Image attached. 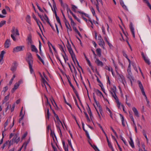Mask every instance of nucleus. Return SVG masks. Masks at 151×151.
<instances>
[{"label":"nucleus","mask_w":151,"mask_h":151,"mask_svg":"<svg viewBox=\"0 0 151 151\" xmlns=\"http://www.w3.org/2000/svg\"><path fill=\"white\" fill-rule=\"evenodd\" d=\"M26 60L28 64L30 73L31 74H32L34 72L32 68L33 60L32 55L31 53H28L27 54V56L26 58Z\"/></svg>","instance_id":"nucleus-1"},{"label":"nucleus","mask_w":151,"mask_h":151,"mask_svg":"<svg viewBox=\"0 0 151 151\" xmlns=\"http://www.w3.org/2000/svg\"><path fill=\"white\" fill-rule=\"evenodd\" d=\"M67 47L69 52L71 55L72 60L74 62V59L76 58L75 55L73 52L70 45L68 42Z\"/></svg>","instance_id":"nucleus-2"},{"label":"nucleus","mask_w":151,"mask_h":151,"mask_svg":"<svg viewBox=\"0 0 151 151\" xmlns=\"http://www.w3.org/2000/svg\"><path fill=\"white\" fill-rule=\"evenodd\" d=\"M98 40H99V45L104 49H105V43L101 35H99L98 36Z\"/></svg>","instance_id":"nucleus-3"},{"label":"nucleus","mask_w":151,"mask_h":151,"mask_svg":"<svg viewBox=\"0 0 151 151\" xmlns=\"http://www.w3.org/2000/svg\"><path fill=\"white\" fill-rule=\"evenodd\" d=\"M24 47V46H17L15 47L14 48L13 50V52H17L19 51H22L23 50V48Z\"/></svg>","instance_id":"nucleus-4"},{"label":"nucleus","mask_w":151,"mask_h":151,"mask_svg":"<svg viewBox=\"0 0 151 151\" xmlns=\"http://www.w3.org/2000/svg\"><path fill=\"white\" fill-rule=\"evenodd\" d=\"M11 120V117H10L7 119L6 122L4 123V129L3 131H2V132H3V133L7 130V129L6 128V127L7 126L8 124L10 122Z\"/></svg>","instance_id":"nucleus-5"},{"label":"nucleus","mask_w":151,"mask_h":151,"mask_svg":"<svg viewBox=\"0 0 151 151\" xmlns=\"http://www.w3.org/2000/svg\"><path fill=\"white\" fill-rule=\"evenodd\" d=\"M129 27L132 32V35L134 37H135V33H134V27H133V24L132 22L130 23Z\"/></svg>","instance_id":"nucleus-6"},{"label":"nucleus","mask_w":151,"mask_h":151,"mask_svg":"<svg viewBox=\"0 0 151 151\" xmlns=\"http://www.w3.org/2000/svg\"><path fill=\"white\" fill-rule=\"evenodd\" d=\"M20 141V138L19 137H17V136H15L13 137L12 139L11 140V141H13L14 143H16L17 144Z\"/></svg>","instance_id":"nucleus-7"},{"label":"nucleus","mask_w":151,"mask_h":151,"mask_svg":"<svg viewBox=\"0 0 151 151\" xmlns=\"http://www.w3.org/2000/svg\"><path fill=\"white\" fill-rule=\"evenodd\" d=\"M141 55L145 62L148 65H150V63L149 59L145 56L144 53L143 52H142Z\"/></svg>","instance_id":"nucleus-8"},{"label":"nucleus","mask_w":151,"mask_h":151,"mask_svg":"<svg viewBox=\"0 0 151 151\" xmlns=\"http://www.w3.org/2000/svg\"><path fill=\"white\" fill-rule=\"evenodd\" d=\"M11 45L10 40L9 39H7L5 41L4 43V47L6 48H8Z\"/></svg>","instance_id":"nucleus-9"},{"label":"nucleus","mask_w":151,"mask_h":151,"mask_svg":"<svg viewBox=\"0 0 151 151\" xmlns=\"http://www.w3.org/2000/svg\"><path fill=\"white\" fill-rule=\"evenodd\" d=\"M96 63L99 66H102L104 64L102 62L100 61L98 58H96V60L95 61Z\"/></svg>","instance_id":"nucleus-10"},{"label":"nucleus","mask_w":151,"mask_h":151,"mask_svg":"<svg viewBox=\"0 0 151 151\" xmlns=\"http://www.w3.org/2000/svg\"><path fill=\"white\" fill-rule=\"evenodd\" d=\"M17 65V63L15 62L14 63V65L12 66L11 68V70L13 72H14L16 70Z\"/></svg>","instance_id":"nucleus-11"},{"label":"nucleus","mask_w":151,"mask_h":151,"mask_svg":"<svg viewBox=\"0 0 151 151\" xmlns=\"http://www.w3.org/2000/svg\"><path fill=\"white\" fill-rule=\"evenodd\" d=\"M53 9L52 7V11H53V12H54L55 15V17H58V16H57V12L55 10V9L56 8V7L55 3H54V4H53Z\"/></svg>","instance_id":"nucleus-12"},{"label":"nucleus","mask_w":151,"mask_h":151,"mask_svg":"<svg viewBox=\"0 0 151 151\" xmlns=\"http://www.w3.org/2000/svg\"><path fill=\"white\" fill-rule=\"evenodd\" d=\"M45 97L46 99L47 100L45 103L46 106V109L47 108V107H50V109H51V106L50 103H49L48 98L47 97L45 96Z\"/></svg>","instance_id":"nucleus-13"},{"label":"nucleus","mask_w":151,"mask_h":151,"mask_svg":"<svg viewBox=\"0 0 151 151\" xmlns=\"http://www.w3.org/2000/svg\"><path fill=\"white\" fill-rule=\"evenodd\" d=\"M28 144V142H24L22 146L18 150V151H21L22 148L24 147V150H25Z\"/></svg>","instance_id":"nucleus-14"},{"label":"nucleus","mask_w":151,"mask_h":151,"mask_svg":"<svg viewBox=\"0 0 151 151\" xmlns=\"http://www.w3.org/2000/svg\"><path fill=\"white\" fill-rule=\"evenodd\" d=\"M106 110L107 113L110 115L111 117L113 119V118L112 117V113L111 110L107 106H106Z\"/></svg>","instance_id":"nucleus-15"},{"label":"nucleus","mask_w":151,"mask_h":151,"mask_svg":"<svg viewBox=\"0 0 151 151\" xmlns=\"http://www.w3.org/2000/svg\"><path fill=\"white\" fill-rule=\"evenodd\" d=\"M47 109V114L46 115V120H49V116L50 115L49 108L47 107V108L46 109Z\"/></svg>","instance_id":"nucleus-16"},{"label":"nucleus","mask_w":151,"mask_h":151,"mask_svg":"<svg viewBox=\"0 0 151 151\" xmlns=\"http://www.w3.org/2000/svg\"><path fill=\"white\" fill-rule=\"evenodd\" d=\"M31 50L32 52H35L36 53L38 52V50L36 47L34 45H31Z\"/></svg>","instance_id":"nucleus-17"},{"label":"nucleus","mask_w":151,"mask_h":151,"mask_svg":"<svg viewBox=\"0 0 151 151\" xmlns=\"http://www.w3.org/2000/svg\"><path fill=\"white\" fill-rule=\"evenodd\" d=\"M19 85L17 83L14 84V87L12 89L11 91V92L12 93H13L14 91L17 89L18 87H19Z\"/></svg>","instance_id":"nucleus-18"},{"label":"nucleus","mask_w":151,"mask_h":151,"mask_svg":"<svg viewBox=\"0 0 151 151\" xmlns=\"http://www.w3.org/2000/svg\"><path fill=\"white\" fill-rule=\"evenodd\" d=\"M95 92H96V93L98 96H99L100 97H101V96H102L103 98H104V96L103 95L102 92L101 91H100L99 90H98V89L96 90L95 91Z\"/></svg>","instance_id":"nucleus-19"},{"label":"nucleus","mask_w":151,"mask_h":151,"mask_svg":"<svg viewBox=\"0 0 151 151\" xmlns=\"http://www.w3.org/2000/svg\"><path fill=\"white\" fill-rule=\"evenodd\" d=\"M97 106L99 108V110L100 114H101L102 112V109L101 106L99 103L98 102H97L95 103Z\"/></svg>","instance_id":"nucleus-20"},{"label":"nucleus","mask_w":151,"mask_h":151,"mask_svg":"<svg viewBox=\"0 0 151 151\" xmlns=\"http://www.w3.org/2000/svg\"><path fill=\"white\" fill-rule=\"evenodd\" d=\"M130 141L129 142V144L132 148L134 147V142L131 137H130Z\"/></svg>","instance_id":"nucleus-21"},{"label":"nucleus","mask_w":151,"mask_h":151,"mask_svg":"<svg viewBox=\"0 0 151 151\" xmlns=\"http://www.w3.org/2000/svg\"><path fill=\"white\" fill-rule=\"evenodd\" d=\"M121 119L122 122V125L123 127H124L125 126V123L124 122V116L121 114H120Z\"/></svg>","instance_id":"nucleus-22"},{"label":"nucleus","mask_w":151,"mask_h":151,"mask_svg":"<svg viewBox=\"0 0 151 151\" xmlns=\"http://www.w3.org/2000/svg\"><path fill=\"white\" fill-rule=\"evenodd\" d=\"M26 21L29 24H31V17L29 15H27L26 17Z\"/></svg>","instance_id":"nucleus-23"},{"label":"nucleus","mask_w":151,"mask_h":151,"mask_svg":"<svg viewBox=\"0 0 151 151\" xmlns=\"http://www.w3.org/2000/svg\"><path fill=\"white\" fill-rule=\"evenodd\" d=\"M62 142L65 151H68V145H65V142L64 141H62Z\"/></svg>","instance_id":"nucleus-24"},{"label":"nucleus","mask_w":151,"mask_h":151,"mask_svg":"<svg viewBox=\"0 0 151 151\" xmlns=\"http://www.w3.org/2000/svg\"><path fill=\"white\" fill-rule=\"evenodd\" d=\"M55 116L58 121V124H60V123L62 124V126L63 127L62 123V122L60 120L58 116L56 114H55Z\"/></svg>","instance_id":"nucleus-25"},{"label":"nucleus","mask_w":151,"mask_h":151,"mask_svg":"<svg viewBox=\"0 0 151 151\" xmlns=\"http://www.w3.org/2000/svg\"><path fill=\"white\" fill-rule=\"evenodd\" d=\"M116 86H113V88H111V90L110 91L111 94V92H112V93H114V94L116 93Z\"/></svg>","instance_id":"nucleus-26"},{"label":"nucleus","mask_w":151,"mask_h":151,"mask_svg":"<svg viewBox=\"0 0 151 151\" xmlns=\"http://www.w3.org/2000/svg\"><path fill=\"white\" fill-rule=\"evenodd\" d=\"M117 75L119 76L122 82H123V81L125 80V78L123 75L117 73Z\"/></svg>","instance_id":"nucleus-27"},{"label":"nucleus","mask_w":151,"mask_h":151,"mask_svg":"<svg viewBox=\"0 0 151 151\" xmlns=\"http://www.w3.org/2000/svg\"><path fill=\"white\" fill-rule=\"evenodd\" d=\"M39 48L40 50V53L42 56V52L41 50V43L40 41H39Z\"/></svg>","instance_id":"nucleus-28"},{"label":"nucleus","mask_w":151,"mask_h":151,"mask_svg":"<svg viewBox=\"0 0 151 151\" xmlns=\"http://www.w3.org/2000/svg\"><path fill=\"white\" fill-rule=\"evenodd\" d=\"M97 54L100 57L101 55V50L100 48H97L96 50Z\"/></svg>","instance_id":"nucleus-29"},{"label":"nucleus","mask_w":151,"mask_h":151,"mask_svg":"<svg viewBox=\"0 0 151 151\" xmlns=\"http://www.w3.org/2000/svg\"><path fill=\"white\" fill-rule=\"evenodd\" d=\"M111 95L116 100V101H119L116 95V93L114 94L112 92H111Z\"/></svg>","instance_id":"nucleus-30"},{"label":"nucleus","mask_w":151,"mask_h":151,"mask_svg":"<svg viewBox=\"0 0 151 151\" xmlns=\"http://www.w3.org/2000/svg\"><path fill=\"white\" fill-rule=\"evenodd\" d=\"M138 83L139 87L141 89V91L144 90L142 85L141 82L139 81H138Z\"/></svg>","instance_id":"nucleus-31"},{"label":"nucleus","mask_w":151,"mask_h":151,"mask_svg":"<svg viewBox=\"0 0 151 151\" xmlns=\"http://www.w3.org/2000/svg\"><path fill=\"white\" fill-rule=\"evenodd\" d=\"M8 87L7 86H6L3 88V90L1 92V93H3L4 94L6 91L8 89Z\"/></svg>","instance_id":"nucleus-32"},{"label":"nucleus","mask_w":151,"mask_h":151,"mask_svg":"<svg viewBox=\"0 0 151 151\" xmlns=\"http://www.w3.org/2000/svg\"><path fill=\"white\" fill-rule=\"evenodd\" d=\"M82 124L83 126V124H84L83 123H82ZM83 130L85 131L86 134V135L87 136V137L88 138L90 139V136L89 135V134H88V131L87 130H85V129H84V128L83 127Z\"/></svg>","instance_id":"nucleus-33"},{"label":"nucleus","mask_w":151,"mask_h":151,"mask_svg":"<svg viewBox=\"0 0 151 151\" xmlns=\"http://www.w3.org/2000/svg\"><path fill=\"white\" fill-rule=\"evenodd\" d=\"M28 42L30 44L32 43V36L31 35H29L27 37Z\"/></svg>","instance_id":"nucleus-34"},{"label":"nucleus","mask_w":151,"mask_h":151,"mask_svg":"<svg viewBox=\"0 0 151 151\" xmlns=\"http://www.w3.org/2000/svg\"><path fill=\"white\" fill-rule=\"evenodd\" d=\"M145 3L147 4V6L149 7L150 9L151 10V5L147 0H143Z\"/></svg>","instance_id":"nucleus-35"},{"label":"nucleus","mask_w":151,"mask_h":151,"mask_svg":"<svg viewBox=\"0 0 151 151\" xmlns=\"http://www.w3.org/2000/svg\"><path fill=\"white\" fill-rule=\"evenodd\" d=\"M90 145L91 146V147H93V148L96 151H99V149L95 145H92L91 144H90Z\"/></svg>","instance_id":"nucleus-36"},{"label":"nucleus","mask_w":151,"mask_h":151,"mask_svg":"<svg viewBox=\"0 0 151 151\" xmlns=\"http://www.w3.org/2000/svg\"><path fill=\"white\" fill-rule=\"evenodd\" d=\"M10 94L9 93L7 96H6L5 97L4 100V102H6L9 99V96Z\"/></svg>","instance_id":"nucleus-37"},{"label":"nucleus","mask_w":151,"mask_h":151,"mask_svg":"<svg viewBox=\"0 0 151 151\" xmlns=\"http://www.w3.org/2000/svg\"><path fill=\"white\" fill-rule=\"evenodd\" d=\"M16 76L15 75H14L11 78V79L10 80V81H9V85H11L13 81L14 80V78Z\"/></svg>","instance_id":"nucleus-38"},{"label":"nucleus","mask_w":151,"mask_h":151,"mask_svg":"<svg viewBox=\"0 0 151 151\" xmlns=\"http://www.w3.org/2000/svg\"><path fill=\"white\" fill-rule=\"evenodd\" d=\"M64 21L65 22L66 28H68V26L69 27L70 26L68 21L67 20H64Z\"/></svg>","instance_id":"nucleus-39"},{"label":"nucleus","mask_w":151,"mask_h":151,"mask_svg":"<svg viewBox=\"0 0 151 151\" xmlns=\"http://www.w3.org/2000/svg\"><path fill=\"white\" fill-rule=\"evenodd\" d=\"M5 52L4 50H3L1 52V53L0 54V58H1L2 59H3L4 55L5 54Z\"/></svg>","instance_id":"nucleus-40"},{"label":"nucleus","mask_w":151,"mask_h":151,"mask_svg":"<svg viewBox=\"0 0 151 151\" xmlns=\"http://www.w3.org/2000/svg\"><path fill=\"white\" fill-rule=\"evenodd\" d=\"M45 20L46 21L48 24H50V22L49 21V19L47 15L46 14H45Z\"/></svg>","instance_id":"nucleus-41"},{"label":"nucleus","mask_w":151,"mask_h":151,"mask_svg":"<svg viewBox=\"0 0 151 151\" xmlns=\"http://www.w3.org/2000/svg\"><path fill=\"white\" fill-rule=\"evenodd\" d=\"M6 21H2L0 22V28L6 24Z\"/></svg>","instance_id":"nucleus-42"},{"label":"nucleus","mask_w":151,"mask_h":151,"mask_svg":"<svg viewBox=\"0 0 151 151\" xmlns=\"http://www.w3.org/2000/svg\"><path fill=\"white\" fill-rule=\"evenodd\" d=\"M56 18L58 23L60 25V26L62 27L61 24L59 17H56Z\"/></svg>","instance_id":"nucleus-43"},{"label":"nucleus","mask_w":151,"mask_h":151,"mask_svg":"<svg viewBox=\"0 0 151 151\" xmlns=\"http://www.w3.org/2000/svg\"><path fill=\"white\" fill-rule=\"evenodd\" d=\"M42 80L43 83V84H44V85L45 87H46L45 86V84H48L47 82L45 80V79H44L43 78H42ZM46 88V87H45Z\"/></svg>","instance_id":"nucleus-44"},{"label":"nucleus","mask_w":151,"mask_h":151,"mask_svg":"<svg viewBox=\"0 0 151 151\" xmlns=\"http://www.w3.org/2000/svg\"><path fill=\"white\" fill-rule=\"evenodd\" d=\"M78 12L81 14H82L85 15L86 17H89V15L87 14L83 13L82 12L78 11Z\"/></svg>","instance_id":"nucleus-45"},{"label":"nucleus","mask_w":151,"mask_h":151,"mask_svg":"<svg viewBox=\"0 0 151 151\" xmlns=\"http://www.w3.org/2000/svg\"><path fill=\"white\" fill-rule=\"evenodd\" d=\"M77 8V7L75 5H72V10L74 12H76V9Z\"/></svg>","instance_id":"nucleus-46"},{"label":"nucleus","mask_w":151,"mask_h":151,"mask_svg":"<svg viewBox=\"0 0 151 151\" xmlns=\"http://www.w3.org/2000/svg\"><path fill=\"white\" fill-rule=\"evenodd\" d=\"M59 48H60V50L62 52H64V53L65 54V53L63 47L62 45H59Z\"/></svg>","instance_id":"nucleus-47"},{"label":"nucleus","mask_w":151,"mask_h":151,"mask_svg":"<svg viewBox=\"0 0 151 151\" xmlns=\"http://www.w3.org/2000/svg\"><path fill=\"white\" fill-rule=\"evenodd\" d=\"M14 143L13 141H11V140L10 141H9V142L8 143V148H9L11 146V145H13Z\"/></svg>","instance_id":"nucleus-48"},{"label":"nucleus","mask_w":151,"mask_h":151,"mask_svg":"<svg viewBox=\"0 0 151 151\" xmlns=\"http://www.w3.org/2000/svg\"><path fill=\"white\" fill-rule=\"evenodd\" d=\"M65 56H64L62 54V55L64 60L65 61V62H66V61L68 60V58H67V57L66 56V54L65 53Z\"/></svg>","instance_id":"nucleus-49"},{"label":"nucleus","mask_w":151,"mask_h":151,"mask_svg":"<svg viewBox=\"0 0 151 151\" xmlns=\"http://www.w3.org/2000/svg\"><path fill=\"white\" fill-rule=\"evenodd\" d=\"M104 37L105 40L107 43L109 42L108 40V37L106 35H105Z\"/></svg>","instance_id":"nucleus-50"},{"label":"nucleus","mask_w":151,"mask_h":151,"mask_svg":"<svg viewBox=\"0 0 151 151\" xmlns=\"http://www.w3.org/2000/svg\"><path fill=\"white\" fill-rule=\"evenodd\" d=\"M68 17L69 18V19L70 20L71 22V24H74V22L72 18L71 17L69 16V15H68Z\"/></svg>","instance_id":"nucleus-51"},{"label":"nucleus","mask_w":151,"mask_h":151,"mask_svg":"<svg viewBox=\"0 0 151 151\" xmlns=\"http://www.w3.org/2000/svg\"><path fill=\"white\" fill-rule=\"evenodd\" d=\"M14 35L13 34H12L11 35V37L13 39L14 41H16L17 40V39L15 38V37L14 36Z\"/></svg>","instance_id":"nucleus-52"},{"label":"nucleus","mask_w":151,"mask_h":151,"mask_svg":"<svg viewBox=\"0 0 151 151\" xmlns=\"http://www.w3.org/2000/svg\"><path fill=\"white\" fill-rule=\"evenodd\" d=\"M15 28L14 27H13L12 28V34H13L14 35H15V31H16Z\"/></svg>","instance_id":"nucleus-53"},{"label":"nucleus","mask_w":151,"mask_h":151,"mask_svg":"<svg viewBox=\"0 0 151 151\" xmlns=\"http://www.w3.org/2000/svg\"><path fill=\"white\" fill-rule=\"evenodd\" d=\"M101 29L103 34L104 35H106L105 32V29L104 27L103 26H102L101 28Z\"/></svg>","instance_id":"nucleus-54"},{"label":"nucleus","mask_w":151,"mask_h":151,"mask_svg":"<svg viewBox=\"0 0 151 151\" xmlns=\"http://www.w3.org/2000/svg\"><path fill=\"white\" fill-rule=\"evenodd\" d=\"M108 144V146L109 148H111V149H113V147H112V146L111 144V143L110 142H107Z\"/></svg>","instance_id":"nucleus-55"},{"label":"nucleus","mask_w":151,"mask_h":151,"mask_svg":"<svg viewBox=\"0 0 151 151\" xmlns=\"http://www.w3.org/2000/svg\"><path fill=\"white\" fill-rule=\"evenodd\" d=\"M27 132H25V133H24L22 135V138L23 139H24L25 137H26L27 136Z\"/></svg>","instance_id":"nucleus-56"},{"label":"nucleus","mask_w":151,"mask_h":151,"mask_svg":"<svg viewBox=\"0 0 151 151\" xmlns=\"http://www.w3.org/2000/svg\"><path fill=\"white\" fill-rule=\"evenodd\" d=\"M91 11L92 12L93 15L94 16V15L95 14V10H94V9L93 7H92L91 8Z\"/></svg>","instance_id":"nucleus-57"},{"label":"nucleus","mask_w":151,"mask_h":151,"mask_svg":"<svg viewBox=\"0 0 151 151\" xmlns=\"http://www.w3.org/2000/svg\"><path fill=\"white\" fill-rule=\"evenodd\" d=\"M51 144L52 147L54 149V151H56L57 150V149L54 146V145H53V144L52 143H51Z\"/></svg>","instance_id":"nucleus-58"},{"label":"nucleus","mask_w":151,"mask_h":151,"mask_svg":"<svg viewBox=\"0 0 151 151\" xmlns=\"http://www.w3.org/2000/svg\"><path fill=\"white\" fill-rule=\"evenodd\" d=\"M61 6L63 7L64 8H66V9L68 7V5L66 4H64L63 3V4L62 5H61Z\"/></svg>","instance_id":"nucleus-59"},{"label":"nucleus","mask_w":151,"mask_h":151,"mask_svg":"<svg viewBox=\"0 0 151 151\" xmlns=\"http://www.w3.org/2000/svg\"><path fill=\"white\" fill-rule=\"evenodd\" d=\"M19 35V32L18 30L17 29H16L15 32V35Z\"/></svg>","instance_id":"nucleus-60"},{"label":"nucleus","mask_w":151,"mask_h":151,"mask_svg":"<svg viewBox=\"0 0 151 151\" xmlns=\"http://www.w3.org/2000/svg\"><path fill=\"white\" fill-rule=\"evenodd\" d=\"M17 83L19 86L20 84L23 83V81L22 79H21L18 81V82H17Z\"/></svg>","instance_id":"nucleus-61"},{"label":"nucleus","mask_w":151,"mask_h":151,"mask_svg":"<svg viewBox=\"0 0 151 151\" xmlns=\"http://www.w3.org/2000/svg\"><path fill=\"white\" fill-rule=\"evenodd\" d=\"M136 142L137 145L139 147H140V142L139 139H137L136 140Z\"/></svg>","instance_id":"nucleus-62"},{"label":"nucleus","mask_w":151,"mask_h":151,"mask_svg":"<svg viewBox=\"0 0 151 151\" xmlns=\"http://www.w3.org/2000/svg\"><path fill=\"white\" fill-rule=\"evenodd\" d=\"M86 59L88 64V65L89 66H91V65L90 61L87 58H86Z\"/></svg>","instance_id":"nucleus-63"},{"label":"nucleus","mask_w":151,"mask_h":151,"mask_svg":"<svg viewBox=\"0 0 151 151\" xmlns=\"http://www.w3.org/2000/svg\"><path fill=\"white\" fill-rule=\"evenodd\" d=\"M86 59L88 64V65L89 66H91V65L90 61L87 58H86Z\"/></svg>","instance_id":"nucleus-64"}]
</instances>
